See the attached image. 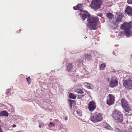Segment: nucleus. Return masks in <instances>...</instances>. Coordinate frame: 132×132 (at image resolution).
Returning a JSON list of instances; mask_svg holds the SVG:
<instances>
[{"label":"nucleus","instance_id":"nucleus-3","mask_svg":"<svg viewBox=\"0 0 132 132\" xmlns=\"http://www.w3.org/2000/svg\"><path fill=\"white\" fill-rule=\"evenodd\" d=\"M103 119L102 114L101 113L95 112L91 115V120L93 122H97L101 121Z\"/></svg>","mask_w":132,"mask_h":132},{"label":"nucleus","instance_id":"nucleus-30","mask_svg":"<svg viewBox=\"0 0 132 132\" xmlns=\"http://www.w3.org/2000/svg\"><path fill=\"white\" fill-rule=\"evenodd\" d=\"M129 131L130 132H132V128H130L129 129Z\"/></svg>","mask_w":132,"mask_h":132},{"label":"nucleus","instance_id":"nucleus-6","mask_svg":"<svg viewBox=\"0 0 132 132\" xmlns=\"http://www.w3.org/2000/svg\"><path fill=\"white\" fill-rule=\"evenodd\" d=\"M108 81H109V86L111 88L116 87L118 85V82L116 77H112L110 80L108 79Z\"/></svg>","mask_w":132,"mask_h":132},{"label":"nucleus","instance_id":"nucleus-16","mask_svg":"<svg viewBox=\"0 0 132 132\" xmlns=\"http://www.w3.org/2000/svg\"><path fill=\"white\" fill-rule=\"evenodd\" d=\"M106 17L110 20H112L114 17V15L111 13L108 12L106 14Z\"/></svg>","mask_w":132,"mask_h":132},{"label":"nucleus","instance_id":"nucleus-7","mask_svg":"<svg viewBox=\"0 0 132 132\" xmlns=\"http://www.w3.org/2000/svg\"><path fill=\"white\" fill-rule=\"evenodd\" d=\"M115 97L112 95L109 94L108 96L106 103L107 104L110 105L113 104L114 102Z\"/></svg>","mask_w":132,"mask_h":132},{"label":"nucleus","instance_id":"nucleus-22","mask_svg":"<svg viewBox=\"0 0 132 132\" xmlns=\"http://www.w3.org/2000/svg\"><path fill=\"white\" fill-rule=\"evenodd\" d=\"M69 96L70 98L73 99H76V95L72 93H70V94L69 95Z\"/></svg>","mask_w":132,"mask_h":132},{"label":"nucleus","instance_id":"nucleus-24","mask_svg":"<svg viewBox=\"0 0 132 132\" xmlns=\"http://www.w3.org/2000/svg\"><path fill=\"white\" fill-rule=\"evenodd\" d=\"M76 92L78 94H82L84 93V92L80 89H78L77 90Z\"/></svg>","mask_w":132,"mask_h":132},{"label":"nucleus","instance_id":"nucleus-14","mask_svg":"<svg viewBox=\"0 0 132 132\" xmlns=\"http://www.w3.org/2000/svg\"><path fill=\"white\" fill-rule=\"evenodd\" d=\"M73 9L75 10H79L81 12L83 10L82 5L80 4H78L76 6L73 7Z\"/></svg>","mask_w":132,"mask_h":132},{"label":"nucleus","instance_id":"nucleus-15","mask_svg":"<svg viewBox=\"0 0 132 132\" xmlns=\"http://www.w3.org/2000/svg\"><path fill=\"white\" fill-rule=\"evenodd\" d=\"M104 127L107 129L111 130V127L106 122H103L102 124Z\"/></svg>","mask_w":132,"mask_h":132},{"label":"nucleus","instance_id":"nucleus-17","mask_svg":"<svg viewBox=\"0 0 132 132\" xmlns=\"http://www.w3.org/2000/svg\"><path fill=\"white\" fill-rule=\"evenodd\" d=\"M72 69V66L71 63L69 64L67 67V70L69 72H70L71 71Z\"/></svg>","mask_w":132,"mask_h":132},{"label":"nucleus","instance_id":"nucleus-36","mask_svg":"<svg viewBox=\"0 0 132 132\" xmlns=\"http://www.w3.org/2000/svg\"><path fill=\"white\" fill-rule=\"evenodd\" d=\"M52 120V119H50V120Z\"/></svg>","mask_w":132,"mask_h":132},{"label":"nucleus","instance_id":"nucleus-10","mask_svg":"<svg viewBox=\"0 0 132 132\" xmlns=\"http://www.w3.org/2000/svg\"><path fill=\"white\" fill-rule=\"evenodd\" d=\"M131 28L130 23H128L126 22H124L120 26V28L122 30H125Z\"/></svg>","mask_w":132,"mask_h":132},{"label":"nucleus","instance_id":"nucleus-12","mask_svg":"<svg viewBox=\"0 0 132 132\" xmlns=\"http://www.w3.org/2000/svg\"><path fill=\"white\" fill-rule=\"evenodd\" d=\"M117 16L115 17V20L116 22L117 23H119L121 22L122 18L123 16L122 13H120L117 14Z\"/></svg>","mask_w":132,"mask_h":132},{"label":"nucleus","instance_id":"nucleus-27","mask_svg":"<svg viewBox=\"0 0 132 132\" xmlns=\"http://www.w3.org/2000/svg\"><path fill=\"white\" fill-rule=\"evenodd\" d=\"M55 124H54L52 122H50V123L49 126L50 127H51L52 126L54 127L55 126Z\"/></svg>","mask_w":132,"mask_h":132},{"label":"nucleus","instance_id":"nucleus-34","mask_svg":"<svg viewBox=\"0 0 132 132\" xmlns=\"http://www.w3.org/2000/svg\"><path fill=\"white\" fill-rule=\"evenodd\" d=\"M16 127V125L15 124H13L12 126V127Z\"/></svg>","mask_w":132,"mask_h":132},{"label":"nucleus","instance_id":"nucleus-35","mask_svg":"<svg viewBox=\"0 0 132 132\" xmlns=\"http://www.w3.org/2000/svg\"><path fill=\"white\" fill-rule=\"evenodd\" d=\"M64 119L65 120H67L68 119V118L67 117H65V118H64Z\"/></svg>","mask_w":132,"mask_h":132},{"label":"nucleus","instance_id":"nucleus-31","mask_svg":"<svg viewBox=\"0 0 132 132\" xmlns=\"http://www.w3.org/2000/svg\"><path fill=\"white\" fill-rule=\"evenodd\" d=\"M97 15L98 16H102V14L101 13H99L97 14Z\"/></svg>","mask_w":132,"mask_h":132},{"label":"nucleus","instance_id":"nucleus-37","mask_svg":"<svg viewBox=\"0 0 132 132\" xmlns=\"http://www.w3.org/2000/svg\"><path fill=\"white\" fill-rule=\"evenodd\" d=\"M51 126H52V125H51Z\"/></svg>","mask_w":132,"mask_h":132},{"label":"nucleus","instance_id":"nucleus-26","mask_svg":"<svg viewBox=\"0 0 132 132\" xmlns=\"http://www.w3.org/2000/svg\"><path fill=\"white\" fill-rule=\"evenodd\" d=\"M26 80L27 81V82L29 84H31V78L30 77H28L27 78H26Z\"/></svg>","mask_w":132,"mask_h":132},{"label":"nucleus","instance_id":"nucleus-5","mask_svg":"<svg viewBox=\"0 0 132 132\" xmlns=\"http://www.w3.org/2000/svg\"><path fill=\"white\" fill-rule=\"evenodd\" d=\"M102 3V1L101 0H93L91 6L94 9H98L100 8Z\"/></svg>","mask_w":132,"mask_h":132},{"label":"nucleus","instance_id":"nucleus-33","mask_svg":"<svg viewBox=\"0 0 132 132\" xmlns=\"http://www.w3.org/2000/svg\"><path fill=\"white\" fill-rule=\"evenodd\" d=\"M84 96V95H80V98H82Z\"/></svg>","mask_w":132,"mask_h":132},{"label":"nucleus","instance_id":"nucleus-20","mask_svg":"<svg viewBox=\"0 0 132 132\" xmlns=\"http://www.w3.org/2000/svg\"><path fill=\"white\" fill-rule=\"evenodd\" d=\"M84 57L86 60H88L91 58L92 56L90 54H85Z\"/></svg>","mask_w":132,"mask_h":132},{"label":"nucleus","instance_id":"nucleus-9","mask_svg":"<svg viewBox=\"0 0 132 132\" xmlns=\"http://www.w3.org/2000/svg\"><path fill=\"white\" fill-rule=\"evenodd\" d=\"M123 84L126 88L130 89L132 88V81L131 80H124Z\"/></svg>","mask_w":132,"mask_h":132},{"label":"nucleus","instance_id":"nucleus-2","mask_svg":"<svg viewBox=\"0 0 132 132\" xmlns=\"http://www.w3.org/2000/svg\"><path fill=\"white\" fill-rule=\"evenodd\" d=\"M112 117L116 120V122H120L123 120V116L121 112L117 110H114L112 115Z\"/></svg>","mask_w":132,"mask_h":132},{"label":"nucleus","instance_id":"nucleus-13","mask_svg":"<svg viewBox=\"0 0 132 132\" xmlns=\"http://www.w3.org/2000/svg\"><path fill=\"white\" fill-rule=\"evenodd\" d=\"M125 12L126 13L131 16H132V8L129 6L127 7Z\"/></svg>","mask_w":132,"mask_h":132},{"label":"nucleus","instance_id":"nucleus-23","mask_svg":"<svg viewBox=\"0 0 132 132\" xmlns=\"http://www.w3.org/2000/svg\"><path fill=\"white\" fill-rule=\"evenodd\" d=\"M84 85L86 87L88 88H90V83L87 82L84 83Z\"/></svg>","mask_w":132,"mask_h":132},{"label":"nucleus","instance_id":"nucleus-25","mask_svg":"<svg viewBox=\"0 0 132 132\" xmlns=\"http://www.w3.org/2000/svg\"><path fill=\"white\" fill-rule=\"evenodd\" d=\"M116 132H126L125 130H124L123 131L118 128H116Z\"/></svg>","mask_w":132,"mask_h":132},{"label":"nucleus","instance_id":"nucleus-21","mask_svg":"<svg viewBox=\"0 0 132 132\" xmlns=\"http://www.w3.org/2000/svg\"><path fill=\"white\" fill-rule=\"evenodd\" d=\"M106 66V64L104 63H103L100 65V69L101 70H103L105 69Z\"/></svg>","mask_w":132,"mask_h":132},{"label":"nucleus","instance_id":"nucleus-28","mask_svg":"<svg viewBox=\"0 0 132 132\" xmlns=\"http://www.w3.org/2000/svg\"><path fill=\"white\" fill-rule=\"evenodd\" d=\"M44 126V123H42L41 124H40L39 125V127L40 128H41V127L43 128Z\"/></svg>","mask_w":132,"mask_h":132},{"label":"nucleus","instance_id":"nucleus-18","mask_svg":"<svg viewBox=\"0 0 132 132\" xmlns=\"http://www.w3.org/2000/svg\"><path fill=\"white\" fill-rule=\"evenodd\" d=\"M9 115V113L5 111H3L0 112V116H6L8 117Z\"/></svg>","mask_w":132,"mask_h":132},{"label":"nucleus","instance_id":"nucleus-8","mask_svg":"<svg viewBox=\"0 0 132 132\" xmlns=\"http://www.w3.org/2000/svg\"><path fill=\"white\" fill-rule=\"evenodd\" d=\"M96 103L94 101H90L88 104V108L90 112L93 111L96 108Z\"/></svg>","mask_w":132,"mask_h":132},{"label":"nucleus","instance_id":"nucleus-11","mask_svg":"<svg viewBox=\"0 0 132 132\" xmlns=\"http://www.w3.org/2000/svg\"><path fill=\"white\" fill-rule=\"evenodd\" d=\"M124 34L127 37H128L132 36V31L130 29L125 30Z\"/></svg>","mask_w":132,"mask_h":132},{"label":"nucleus","instance_id":"nucleus-4","mask_svg":"<svg viewBox=\"0 0 132 132\" xmlns=\"http://www.w3.org/2000/svg\"><path fill=\"white\" fill-rule=\"evenodd\" d=\"M121 105L125 112L128 113L131 111V109L130 106L129 105V104L127 101L124 98H122L121 100ZM131 114V113L130 114H128V116H130Z\"/></svg>","mask_w":132,"mask_h":132},{"label":"nucleus","instance_id":"nucleus-1","mask_svg":"<svg viewBox=\"0 0 132 132\" xmlns=\"http://www.w3.org/2000/svg\"><path fill=\"white\" fill-rule=\"evenodd\" d=\"M87 17V26L90 30H97L98 28L97 27V22L99 20L98 18L90 16L87 14L84 13L82 15L83 21L85 20Z\"/></svg>","mask_w":132,"mask_h":132},{"label":"nucleus","instance_id":"nucleus-32","mask_svg":"<svg viewBox=\"0 0 132 132\" xmlns=\"http://www.w3.org/2000/svg\"><path fill=\"white\" fill-rule=\"evenodd\" d=\"M0 132H3L1 129V126H0Z\"/></svg>","mask_w":132,"mask_h":132},{"label":"nucleus","instance_id":"nucleus-19","mask_svg":"<svg viewBox=\"0 0 132 132\" xmlns=\"http://www.w3.org/2000/svg\"><path fill=\"white\" fill-rule=\"evenodd\" d=\"M68 100L69 101V104H70V108L71 109H72V104H75V102L74 100H72L71 99H69Z\"/></svg>","mask_w":132,"mask_h":132},{"label":"nucleus","instance_id":"nucleus-29","mask_svg":"<svg viewBox=\"0 0 132 132\" xmlns=\"http://www.w3.org/2000/svg\"><path fill=\"white\" fill-rule=\"evenodd\" d=\"M127 2L129 4H132V0H127Z\"/></svg>","mask_w":132,"mask_h":132}]
</instances>
